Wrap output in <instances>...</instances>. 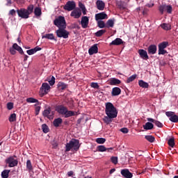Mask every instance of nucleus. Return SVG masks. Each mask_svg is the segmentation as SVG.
Wrapping results in <instances>:
<instances>
[{
  "mask_svg": "<svg viewBox=\"0 0 178 178\" xmlns=\"http://www.w3.org/2000/svg\"><path fill=\"white\" fill-rule=\"evenodd\" d=\"M105 115L102 120L106 124H111V122H113V119L118 118V109L113 106V104L107 102L105 104Z\"/></svg>",
  "mask_w": 178,
  "mask_h": 178,
  "instance_id": "f257e3e1",
  "label": "nucleus"
},
{
  "mask_svg": "<svg viewBox=\"0 0 178 178\" xmlns=\"http://www.w3.org/2000/svg\"><path fill=\"white\" fill-rule=\"evenodd\" d=\"M55 111L58 113V115H61V116H64L65 118H71V116H76V115H77V112L69 111L67 107L63 104L56 106Z\"/></svg>",
  "mask_w": 178,
  "mask_h": 178,
  "instance_id": "f03ea898",
  "label": "nucleus"
},
{
  "mask_svg": "<svg viewBox=\"0 0 178 178\" xmlns=\"http://www.w3.org/2000/svg\"><path fill=\"white\" fill-rule=\"evenodd\" d=\"M65 151L69 152L73 148L74 151H79L80 148V142L77 139H72L68 143L66 144Z\"/></svg>",
  "mask_w": 178,
  "mask_h": 178,
  "instance_id": "7ed1b4c3",
  "label": "nucleus"
},
{
  "mask_svg": "<svg viewBox=\"0 0 178 178\" xmlns=\"http://www.w3.org/2000/svg\"><path fill=\"white\" fill-rule=\"evenodd\" d=\"M54 24L58 29L66 27V20L65 19V17L58 16L56 19H54Z\"/></svg>",
  "mask_w": 178,
  "mask_h": 178,
  "instance_id": "20e7f679",
  "label": "nucleus"
},
{
  "mask_svg": "<svg viewBox=\"0 0 178 178\" xmlns=\"http://www.w3.org/2000/svg\"><path fill=\"white\" fill-rule=\"evenodd\" d=\"M57 37L58 38H69V31L66 30V27L64 28H58V29L56 31Z\"/></svg>",
  "mask_w": 178,
  "mask_h": 178,
  "instance_id": "39448f33",
  "label": "nucleus"
},
{
  "mask_svg": "<svg viewBox=\"0 0 178 178\" xmlns=\"http://www.w3.org/2000/svg\"><path fill=\"white\" fill-rule=\"evenodd\" d=\"M15 158H16V156H10L6 159V163L8 165V168H15V166H17L19 161L17 159H15Z\"/></svg>",
  "mask_w": 178,
  "mask_h": 178,
  "instance_id": "423d86ee",
  "label": "nucleus"
},
{
  "mask_svg": "<svg viewBox=\"0 0 178 178\" xmlns=\"http://www.w3.org/2000/svg\"><path fill=\"white\" fill-rule=\"evenodd\" d=\"M49 91H51V86L49 84H48V83H43L40 88V93L42 95H47Z\"/></svg>",
  "mask_w": 178,
  "mask_h": 178,
  "instance_id": "0eeeda50",
  "label": "nucleus"
},
{
  "mask_svg": "<svg viewBox=\"0 0 178 178\" xmlns=\"http://www.w3.org/2000/svg\"><path fill=\"white\" fill-rule=\"evenodd\" d=\"M63 9L67 10V12L74 10V9H76V2L74 1H68L63 6Z\"/></svg>",
  "mask_w": 178,
  "mask_h": 178,
  "instance_id": "6e6552de",
  "label": "nucleus"
},
{
  "mask_svg": "<svg viewBox=\"0 0 178 178\" xmlns=\"http://www.w3.org/2000/svg\"><path fill=\"white\" fill-rule=\"evenodd\" d=\"M166 116L169 118V120L172 123H178V115L175 114L173 111H167L165 113Z\"/></svg>",
  "mask_w": 178,
  "mask_h": 178,
  "instance_id": "1a4fd4ad",
  "label": "nucleus"
},
{
  "mask_svg": "<svg viewBox=\"0 0 178 178\" xmlns=\"http://www.w3.org/2000/svg\"><path fill=\"white\" fill-rule=\"evenodd\" d=\"M17 13L19 17H22V19H29L30 15H29V12L26 8H20L17 10Z\"/></svg>",
  "mask_w": 178,
  "mask_h": 178,
  "instance_id": "9d476101",
  "label": "nucleus"
},
{
  "mask_svg": "<svg viewBox=\"0 0 178 178\" xmlns=\"http://www.w3.org/2000/svg\"><path fill=\"white\" fill-rule=\"evenodd\" d=\"M42 115L44 118H47V119H49L51 120V119H54V115H55V112L52 111L51 110V108L49 107L47 109H45L43 111Z\"/></svg>",
  "mask_w": 178,
  "mask_h": 178,
  "instance_id": "9b49d317",
  "label": "nucleus"
},
{
  "mask_svg": "<svg viewBox=\"0 0 178 178\" xmlns=\"http://www.w3.org/2000/svg\"><path fill=\"white\" fill-rule=\"evenodd\" d=\"M70 16L74 19H80L81 17V10L80 8H74L72 11Z\"/></svg>",
  "mask_w": 178,
  "mask_h": 178,
  "instance_id": "f8f14e48",
  "label": "nucleus"
},
{
  "mask_svg": "<svg viewBox=\"0 0 178 178\" xmlns=\"http://www.w3.org/2000/svg\"><path fill=\"white\" fill-rule=\"evenodd\" d=\"M88 23H90V19L88 17L83 16L81 20V24L83 29H87L88 27Z\"/></svg>",
  "mask_w": 178,
  "mask_h": 178,
  "instance_id": "ddd939ff",
  "label": "nucleus"
},
{
  "mask_svg": "<svg viewBox=\"0 0 178 178\" xmlns=\"http://www.w3.org/2000/svg\"><path fill=\"white\" fill-rule=\"evenodd\" d=\"M104 19H108V15L104 12L99 13L95 15V21L98 22V20H104Z\"/></svg>",
  "mask_w": 178,
  "mask_h": 178,
  "instance_id": "4468645a",
  "label": "nucleus"
},
{
  "mask_svg": "<svg viewBox=\"0 0 178 178\" xmlns=\"http://www.w3.org/2000/svg\"><path fill=\"white\" fill-rule=\"evenodd\" d=\"M138 54H139L141 59H144L145 60L149 59V56H148V53H147V51L144 49H139L138 51Z\"/></svg>",
  "mask_w": 178,
  "mask_h": 178,
  "instance_id": "2eb2a0df",
  "label": "nucleus"
},
{
  "mask_svg": "<svg viewBox=\"0 0 178 178\" xmlns=\"http://www.w3.org/2000/svg\"><path fill=\"white\" fill-rule=\"evenodd\" d=\"M121 175L123 176V177L125 178H132L133 177V173H131L129 169H122L121 170Z\"/></svg>",
  "mask_w": 178,
  "mask_h": 178,
  "instance_id": "dca6fc26",
  "label": "nucleus"
},
{
  "mask_svg": "<svg viewBox=\"0 0 178 178\" xmlns=\"http://www.w3.org/2000/svg\"><path fill=\"white\" fill-rule=\"evenodd\" d=\"M97 151L99 152H105L106 151L107 152H112V151H113V147L106 148L104 145H99L97 147Z\"/></svg>",
  "mask_w": 178,
  "mask_h": 178,
  "instance_id": "f3484780",
  "label": "nucleus"
},
{
  "mask_svg": "<svg viewBox=\"0 0 178 178\" xmlns=\"http://www.w3.org/2000/svg\"><path fill=\"white\" fill-rule=\"evenodd\" d=\"M89 55H94V54H98V44H93L89 49H88Z\"/></svg>",
  "mask_w": 178,
  "mask_h": 178,
  "instance_id": "a211bd4d",
  "label": "nucleus"
},
{
  "mask_svg": "<svg viewBox=\"0 0 178 178\" xmlns=\"http://www.w3.org/2000/svg\"><path fill=\"white\" fill-rule=\"evenodd\" d=\"M156 45L155 44H151L149 46V47L147 48V52L149 55H155V54H156Z\"/></svg>",
  "mask_w": 178,
  "mask_h": 178,
  "instance_id": "6ab92c4d",
  "label": "nucleus"
},
{
  "mask_svg": "<svg viewBox=\"0 0 178 178\" xmlns=\"http://www.w3.org/2000/svg\"><path fill=\"white\" fill-rule=\"evenodd\" d=\"M96 6L98 10H104L105 9V3L102 0H97L96 1Z\"/></svg>",
  "mask_w": 178,
  "mask_h": 178,
  "instance_id": "aec40b11",
  "label": "nucleus"
},
{
  "mask_svg": "<svg viewBox=\"0 0 178 178\" xmlns=\"http://www.w3.org/2000/svg\"><path fill=\"white\" fill-rule=\"evenodd\" d=\"M108 82L110 86H119V84L122 83V81L116 78H111L109 79Z\"/></svg>",
  "mask_w": 178,
  "mask_h": 178,
  "instance_id": "412c9836",
  "label": "nucleus"
},
{
  "mask_svg": "<svg viewBox=\"0 0 178 178\" xmlns=\"http://www.w3.org/2000/svg\"><path fill=\"white\" fill-rule=\"evenodd\" d=\"M122 92V90L118 87H115L112 89L111 95L113 97H117L118 95H120Z\"/></svg>",
  "mask_w": 178,
  "mask_h": 178,
  "instance_id": "4be33fe9",
  "label": "nucleus"
},
{
  "mask_svg": "<svg viewBox=\"0 0 178 178\" xmlns=\"http://www.w3.org/2000/svg\"><path fill=\"white\" fill-rule=\"evenodd\" d=\"M122 44H124L123 40L117 38L110 43V45H122Z\"/></svg>",
  "mask_w": 178,
  "mask_h": 178,
  "instance_id": "5701e85b",
  "label": "nucleus"
},
{
  "mask_svg": "<svg viewBox=\"0 0 178 178\" xmlns=\"http://www.w3.org/2000/svg\"><path fill=\"white\" fill-rule=\"evenodd\" d=\"M62 123H63V120H62L60 118H56L53 121V125L54 127H59Z\"/></svg>",
  "mask_w": 178,
  "mask_h": 178,
  "instance_id": "b1692460",
  "label": "nucleus"
},
{
  "mask_svg": "<svg viewBox=\"0 0 178 178\" xmlns=\"http://www.w3.org/2000/svg\"><path fill=\"white\" fill-rule=\"evenodd\" d=\"M41 47L37 46L33 49H29L26 51V54H28V55H34V54H35V52H38V51H41Z\"/></svg>",
  "mask_w": 178,
  "mask_h": 178,
  "instance_id": "393cba45",
  "label": "nucleus"
},
{
  "mask_svg": "<svg viewBox=\"0 0 178 178\" xmlns=\"http://www.w3.org/2000/svg\"><path fill=\"white\" fill-rule=\"evenodd\" d=\"M115 26V19H110L106 23V29H112Z\"/></svg>",
  "mask_w": 178,
  "mask_h": 178,
  "instance_id": "a878e982",
  "label": "nucleus"
},
{
  "mask_svg": "<svg viewBox=\"0 0 178 178\" xmlns=\"http://www.w3.org/2000/svg\"><path fill=\"white\" fill-rule=\"evenodd\" d=\"M147 121L151 122L152 123H154L157 127H163V124L158 120H154L153 118H147Z\"/></svg>",
  "mask_w": 178,
  "mask_h": 178,
  "instance_id": "bb28decb",
  "label": "nucleus"
},
{
  "mask_svg": "<svg viewBox=\"0 0 178 178\" xmlns=\"http://www.w3.org/2000/svg\"><path fill=\"white\" fill-rule=\"evenodd\" d=\"M13 47L14 48V49H15V51H18V52L21 54V55H24V51H23V49H22L20 47V46H18V44L17 43H14L13 44Z\"/></svg>",
  "mask_w": 178,
  "mask_h": 178,
  "instance_id": "cd10ccee",
  "label": "nucleus"
},
{
  "mask_svg": "<svg viewBox=\"0 0 178 178\" xmlns=\"http://www.w3.org/2000/svg\"><path fill=\"white\" fill-rule=\"evenodd\" d=\"M144 130H152L154 129V124L151 122H146L145 125H143Z\"/></svg>",
  "mask_w": 178,
  "mask_h": 178,
  "instance_id": "c85d7f7f",
  "label": "nucleus"
},
{
  "mask_svg": "<svg viewBox=\"0 0 178 178\" xmlns=\"http://www.w3.org/2000/svg\"><path fill=\"white\" fill-rule=\"evenodd\" d=\"M163 30H165L166 31H169V30H172V26L169 24L163 23L160 25Z\"/></svg>",
  "mask_w": 178,
  "mask_h": 178,
  "instance_id": "c756f323",
  "label": "nucleus"
},
{
  "mask_svg": "<svg viewBox=\"0 0 178 178\" xmlns=\"http://www.w3.org/2000/svg\"><path fill=\"white\" fill-rule=\"evenodd\" d=\"M57 87L58 90H66L67 88V84L63 83V82H58Z\"/></svg>",
  "mask_w": 178,
  "mask_h": 178,
  "instance_id": "7c9ffc66",
  "label": "nucleus"
},
{
  "mask_svg": "<svg viewBox=\"0 0 178 178\" xmlns=\"http://www.w3.org/2000/svg\"><path fill=\"white\" fill-rule=\"evenodd\" d=\"M138 85L142 88H148V87H149V85L148 84V83L143 81V80H140L138 81Z\"/></svg>",
  "mask_w": 178,
  "mask_h": 178,
  "instance_id": "2f4dec72",
  "label": "nucleus"
},
{
  "mask_svg": "<svg viewBox=\"0 0 178 178\" xmlns=\"http://www.w3.org/2000/svg\"><path fill=\"white\" fill-rule=\"evenodd\" d=\"M168 47H169V42H163L159 44V49H165Z\"/></svg>",
  "mask_w": 178,
  "mask_h": 178,
  "instance_id": "473e14b6",
  "label": "nucleus"
},
{
  "mask_svg": "<svg viewBox=\"0 0 178 178\" xmlns=\"http://www.w3.org/2000/svg\"><path fill=\"white\" fill-rule=\"evenodd\" d=\"M34 13L35 15L37 17H40V16H41V15H42V12L41 11V8L40 7H36L34 10Z\"/></svg>",
  "mask_w": 178,
  "mask_h": 178,
  "instance_id": "72a5a7b5",
  "label": "nucleus"
},
{
  "mask_svg": "<svg viewBox=\"0 0 178 178\" xmlns=\"http://www.w3.org/2000/svg\"><path fill=\"white\" fill-rule=\"evenodd\" d=\"M9 173H10V170H4L1 172V177L2 178H8V177H9Z\"/></svg>",
  "mask_w": 178,
  "mask_h": 178,
  "instance_id": "f704fd0d",
  "label": "nucleus"
},
{
  "mask_svg": "<svg viewBox=\"0 0 178 178\" xmlns=\"http://www.w3.org/2000/svg\"><path fill=\"white\" fill-rule=\"evenodd\" d=\"M26 102H28V104H39L38 99H34L33 97H29L26 99Z\"/></svg>",
  "mask_w": 178,
  "mask_h": 178,
  "instance_id": "c9c22d12",
  "label": "nucleus"
},
{
  "mask_svg": "<svg viewBox=\"0 0 178 178\" xmlns=\"http://www.w3.org/2000/svg\"><path fill=\"white\" fill-rule=\"evenodd\" d=\"M97 26L99 29H105V27H106V24H105V22L102 20H98Z\"/></svg>",
  "mask_w": 178,
  "mask_h": 178,
  "instance_id": "e433bc0d",
  "label": "nucleus"
},
{
  "mask_svg": "<svg viewBox=\"0 0 178 178\" xmlns=\"http://www.w3.org/2000/svg\"><path fill=\"white\" fill-rule=\"evenodd\" d=\"M145 140L149 141V143H154L155 141V137L151 135H147L145 136Z\"/></svg>",
  "mask_w": 178,
  "mask_h": 178,
  "instance_id": "4c0bfd02",
  "label": "nucleus"
},
{
  "mask_svg": "<svg viewBox=\"0 0 178 178\" xmlns=\"http://www.w3.org/2000/svg\"><path fill=\"white\" fill-rule=\"evenodd\" d=\"M42 38H47V40H55V36H54V33H47L43 35Z\"/></svg>",
  "mask_w": 178,
  "mask_h": 178,
  "instance_id": "58836bf2",
  "label": "nucleus"
},
{
  "mask_svg": "<svg viewBox=\"0 0 178 178\" xmlns=\"http://www.w3.org/2000/svg\"><path fill=\"white\" fill-rule=\"evenodd\" d=\"M26 10L28 12V15L29 16H30V15H31V13L33 12L34 10V6L33 4L29 5L27 8Z\"/></svg>",
  "mask_w": 178,
  "mask_h": 178,
  "instance_id": "ea45409f",
  "label": "nucleus"
},
{
  "mask_svg": "<svg viewBox=\"0 0 178 178\" xmlns=\"http://www.w3.org/2000/svg\"><path fill=\"white\" fill-rule=\"evenodd\" d=\"M105 33H106V30L102 29L96 32L95 34L96 37H102Z\"/></svg>",
  "mask_w": 178,
  "mask_h": 178,
  "instance_id": "a19ab883",
  "label": "nucleus"
},
{
  "mask_svg": "<svg viewBox=\"0 0 178 178\" xmlns=\"http://www.w3.org/2000/svg\"><path fill=\"white\" fill-rule=\"evenodd\" d=\"M26 168L29 170V172H31V170H33V165L31 164V161H26Z\"/></svg>",
  "mask_w": 178,
  "mask_h": 178,
  "instance_id": "79ce46f5",
  "label": "nucleus"
},
{
  "mask_svg": "<svg viewBox=\"0 0 178 178\" xmlns=\"http://www.w3.org/2000/svg\"><path fill=\"white\" fill-rule=\"evenodd\" d=\"M166 4H164L159 7V10L161 15H163V12L166 10Z\"/></svg>",
  "mask_w": 178,
  "mask_h": 178,
  "instance_id": "37998d69",
  "label": "nucleus"
},
{
  "mask_svg": "<svg viewBox=\"0 0 178 178\" xmlns=\"http://www.w3.org/2000/svg\"><path fill=\"white\" fill-rule=\"evenodd\" d=\"M137 77V74H134L131 75V76H129L127 80V83H131V81H134V80H136Z\"/></svg>",
  "mask_w": 178,
  "mask_h": 178,
  "instance_id": "c03bdc74",
  "label": "nucleus"
},
{
  "mask_svg": "<svg viewBox=\"0 0 178 178\" xmlns=\"http://www.w3.org/2000/svg\"><path fill=\"white\" fill-rule=\"evenodd\" d=\"M168 144L170 147H171L172 148H173V147H175V138H171L168 140Z\"/></svg>",
  "mask_w": 178,
  "mask_h": 178,
  "instance_id": "a18cd8bd",
  "label": "nucleus"
},
{
  "mask_svg": "<svg viewBox=\"0 0 178 178\" xmlns=\"http://www.w3.org/2000/svg\"><path fill=\"white\" fill-rule=\"evenodd\" d=\"M9 122H16V113H13L10 115L9 119H8Z\"/></svg>",
  "mask_w": 178,
  "mask_h": 178,
  "instance_id": "49530a36",
  "label": "nucleus"
},
{
  "mask_svg": "<svg viewBox=\"0 0 178 178\" xmlns=\"http://www.w3.org/2000/svg\"><path fill=\"white\" fill-rule=\"evenodd\" d=\"M106 141V139L104 138H98L96 139V143H97V144H104L105 143Z\"/></svg>",
  "mask_w": 178,
  "mask_h": 178,
  "instance_id": "de8ad7c7",
  "label": "nucleus"
},
{
  "mask_svg": "<svg viewBox=\"0 0 178 178\" xmlns=\"http://www.w3.org/2000/svg\"><path fill=\"white\" fill-rule=\"evenodd\" d=\"M42 130L43 133H48V131H49V129L48 128V125H47L46 124H43L42 125Z\"/></svg>",
  "mask_w": 178,
  "mask_h": 178,
  "instance_id": "09e8293b",
  "label": "nucleus"
},
{
  "mask_svg": "<svg viewBox=\"0 0 178 178\" xmlns=\"http://www.w3.org/2000/svg\"><path fill=\"white\" fill-rule=\"evenodd\" d=\"M111 161L112 163H113L114 165H118V157L112 156L111 158Z\"/></svg>",
  "mask_w": 178,
  "mask_h": 178,
  "instance_id": "8fccbe9b",
  "label": "nucleus"
},
{
  "mask_svg": "<svg viewBox=\"0 0 178 178\" xmlns=\"http://www.w3.org/2000/svg\"><path fill=\"white\" fill-rule=\"evenodd\" d=\"M168 51L165 49H159V55H165Z\"/></svg>",
  "mask_w": 178,
  "mask_h": 178,
  "instance_id": "3c124183",
  "label": "nucleus"
},
{
  "mask_svg": "<svg viewBox=\"0 0 178 178\" xmlns=\"http://www.w3.org/2000/svg\"><path fill=\"white\" fill-rule=\"evenodd\" d=\"M173 10V7L172 6H166V10L167 13H172V11Z\"/></svg>",
  "mask_w": 178,
  "mask_h": 178,
  "instance_id": "603ef678",
  "label": "nucleus"
},
{
  "mask_svg": "<svg viewBox=\"0 0 178 178\" xmlns=\"http://www.w3.org/2000/svg\"><path fill=\"white\" fill-rule=\"evenodd\" d=\"M90 86L92 88H97V90L99 89V85H98V83H91Z\"/></svg>",
  "mask_w": 178,
  "mask_h": 178,
  "instance_id": "864d4df0",
  "label": "nucleus"
},
{
  "mask_svg": "<svg viewBox=\"0 0 178 178\" xmlns=\"http://www.w3.org/2000/svg\"><path fill=\"white\" fill-rule=\"evenodd\" d=\"M7 109H8V111H12V109H13V103L12 102H9L7 104Z\"/></svg>",
  "mask_w": 178,
  "mask_h": 178,
  "instance_id": "5fc2aeb1",
  "label": "nucleus"
},
{
  "mask_svg": "<svg viewBox=\"0 0 178 178\" xmlns=\"http://www.w3.org/2000/svg\"><path fill=\"white\" fill-rule=\"evenodd\" d=\"M120 131H121L124 134H127V133H129V129L124 127V128L120 129Z\"/></svg>",
  "mask_w": 178,
  "mask_h": 178,
  "instance_id": "6e6d98bb",
  "label": "nucleus"
},
{
  "mask_svg": "<svg viewBox=\"0 0 178 178\" xmlns=\"http://www.w3.org/2000/svg\"><path fill=\"white\" fill-rule=\"evenodd\" d=\"M49 84H50L51 86H54L55 84V77L54 76H51V80L49 81Z\"/></svg>",
  "mask_w": 178,
  "mask_h": 178,
  "instance_id": "4d7b16f0",
  "label": "nucleus"
},
{
  "mask_svg": "<svg viewBox=\"0 0 178 178\" xmlns=\"http://www.w3.org/2000/svg\"><path fill=\"white\" fill-rule=\"evenodd\" d=\"M10 54H11V55H16V50L13 48V46L10 48Z\"/></svg>",
  "mask_w": 178,
  "mask_h": 178,
  "instance_id": "13d9d810",
  "label": "nucleus"
},
{
  "mask_svg": "<svg viewBox=\"0 0 178 178\" xmlns=\"http://www.w3.org/2000/svg\"><path fill=\"white\" fill-rule=\"evenodd\" d=\"M40 111H41V106H38L35 107V113L38 115L40 113Z\"/></svg>",
  "mask_w": 178,
  "mask_h": 178,
  "instance_id": "bf43d9fd",
  "label": "nucleus"
},
{
  "mask_svg": "<svg viewBox=\"0 0 178 178\" xmlns=\"http://www.w3.org/2000/svg\"><path fill=\"white\" fill-rule=\"evenodd\" d=\"M9 14L11 15V16H15V15H16V10H15V9L10 10Z\"/></svg>",
  "mask_w": 178,
  "mask_h": 178,
  "instance_id": "052dcab7",
  "label": "nucleus"
},
{
  "mask_svg": "<svg viewBox=\"0 0 178 178\" xmlns=\"http://www.w3.org/2000/svg\"><path fill=\"white\" fill-rule=\"evenodd\" d=\"M79 8H80L81 10L86 8V6H84V4H83V3H79Z\"/></svg>",
  "mask_w": 178,
  "mask_h": 178,
  "instance_id": "680f3d73",
  "label": "nucleus"
},
{
  "mask_svg": "<svg viewBox=\"0 0 178 178\" xmlns=\"http://www.w3.org/2000/svg\"><path fill=\"white\" fill-rule=\"evenodd\" d=\"M73 175H74V172L73 171H69V172H67V176H68V177H72V176Z\"/></svg>",
  "mask_w": 178,
  "mask_h": 178,
  "instance_id": "e2e57ef3",
  "label": "nucleus"
},
{
  "mask_svg": "<svg viewBox=\"0 0 178 178\" xmlns=\"http://www.w3.org/2000/svg\"><path fill=\"white\" fill-rule=\"evenodd\" d=\"M7 3L6 6H10V5H12V0H6Z\"/></svg>",
  "mask_w": 178,
  "mask_h": 178,
  "instance_id": "0e129e2a",
  "label": "nucleus"
},
{
  "mask_svg": "<svg viewBox=\"0 0 178 178\" xmlns=\"http://www.w3.org/2000/svg\"><path fill=\"white\" fill-rule=\"evenodd\" d=\"M81 10H82L83 15H87V9L86 8H83Z\"/></svg>",
  "mask_w": 178,
  "mask_h": 178,
  "instance_id": "69168bd1",
  "label": "nucleus"
},
{
  "mask_svg": "<svg viewBox=\"0 0 178 178\" xmlns=\"http://www.w3.org/2000/svg\"><path fill=\"white\" fill-rule=\"evenodd\" d=\"M146 6H147V8H152V6H154V3H152V4L147 3V4H146Z\"/></svg>",
  "mask_w": 178,
  "mask_h": 178,
  "instance_id": "338daca9",
  "label": "nucleus"
},
{
  "mask_svg": "<svg viewBox=\"0 0 178 178\" xmlns=\"http://www.w3.org/2000/svg\"><path fill=\"white\" fill-rule=\"evenodd\" d=\"M147 12H148V10L145 8L144 10L143 11V15H147Z\"/></svg>",
  "mask_w": 178,
  "mask_h": 178,
  "instance_id": "774afa93",
  "label": "nucleus"
}]
</instances>
